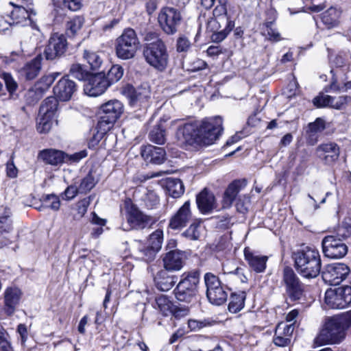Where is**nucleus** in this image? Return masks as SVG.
<instances>
[{"label":"nucleus","instance_id":"nucleus-52","mask_svg":"<svg viewBox=\"0 0 351 351\" xmlns=\"http://www.w3.org/2000/svg\"><path fill=\"white\" fill-rule=\"evenodd\" d=\"M215 322L210 319H189L188 321V326L191 331L197 332L204 328L213 326Z\"/></svg>","mask_w":351,"mask_h":351},{"label":"nucleus","instance_id":"nucleus-8","mask_svg":"<svg viewBox=\"0 0 351 351\" xmlns=\"http://www.w3.org/2000/svg\"><path fill=\"white\" fill-rule=\"evenodd\" d=\"M223 120L219 116L209 117L197 122L201 145L213 144L221 135L223 128Z\"/></svg>","mask_w":351,"mask_h":351},{"label":"nucleus","instance_id":"nucleus-35","mask_svg":"<svg viewBox=\"0 0 351 351\" xmlns=\"http://www.w3.org/2000/svg\"><path fill=\"white\" fill-rule=\"evenodd\" d=\"M110 129V128L104 126V124L97 121L96 126L90 130V136L88 143V147L94 149Z\"/></svg>","mask_w":351,"mask_h":351},{"label":"nucleus","instance_id":"nucleus-59","mask_svg":"<svg viewBox=\"0 0 351 351\" xmlns=\"http://www.w3.org/2000/svg\"><path fill=\"white\" fill-rule=\"evenodd\" d=\"M191 47V43L189 39L184 35L180 36L176 41V49L178 52H185L189 50Z\"/></svg>","mask_w":351,"mask_h":351},{"label":"nucleus","instance_id":"nucleus-53","mask_svg":"<svg viewBox=\"0 0 351 351\" xmlns=\"http://www.w3.org/2000/svg\"><path fill=\"white\" fill-rule=\"evenodd\" d=\"M163 243V231L160 229H157L149 235V245L159 252L162 247Z\"/></svg>","mask_w":351,"mask_h":351},{"label":"nucleus","instance_id":"nucleus-29","mask_svg":"<svg viewBox=\"0 0 351 351\" xmlns=\"http://www.w3.org/2000/svg\"><path fill=\"white\" fill-rule=\"evenodd\" d=\"M196 203L200 213L204 215L211 213L216 208L215 195L206 188L197 195Z\"/></svg>","mask_w":351,"mask_h":351},{"label":"nucleus","instance_id":"nucleus-6","mask_svg":"<svg viewBox=\"0 0 351 351\" xmlns=\"http://www.w3.org/2000/svg\"><path fill=\"white\" fill-rule=\"evenodd\" d=\"M204 280L206 287V297L208 301L217 306L226 303L231 289L226 285L223 284L219 277L211 272L206 273Z\"/></svg>","mask_w":351,"mask_h":351},{"label":"nucleus","instance_id":"nucleus-11","mask_svg":"<svg viewBox=\"0 0 351 351\" xmlns=\"http://www.w3.org/2000/svg\"><path fill=\"white\" fill-rule=\"evenodd\" d=\"M124 106L118 99H111L100 106L97 112L98 121L112 128L123 113Z\"/></svg>","mask_w":351,"mask_h":351},{"label":"nucleus","instance_id":"nucleus-30","mask_svg":"<svg viewBox=\"0 0 351 351\" xmlns=\"http://www.w3.org/2000/svg\"><path fill=\"white\" fill-rule=\"evenodd\" d=\"M67 154L62 151L55 149H45L39 152L38 158L45 164L58 166L64 162Z\"/></svg>","mask_w":351,"mask_h":351},{"label":"nucleus","instance_id":"nucleus-64","mask_svg":"<svg viewBox=\"0 0 351 351\" xmlns=\"http://www.w3.org/2000/svg\"><path fill=\"white\" fill-rule=\"evenodd\" d=\"M82 0H63V5L69 10L75 12L81 9Z\"/></svg>","mask_w":351,"mask_h":351},{"label":"nucleus","instance_id":"nucleus-39","mask_svg":"<svg viewBox=\"0 0 351 351\" xmlns=\"http://www.w3.org/2000/svg\"><path fill=\"white\" fill-rule=\"evenodd\" d=\"M166 189L168 194L173 198L180 197L184 192V184L178 178H168Z\"/></svg>","mask_w":351,"mask_h":351},{"label":"nucleus","instance_id":"nucleus-58","mask_svg":"<svg viewBox=\"0 0 351 351\" xmlns=\"http://www.w3.org/2000/svg\"><path fill=\"white\" fill-rule=\"evenodd\" d=\"M95 197V195H89L77 203V211L80 217H83L86 213L87 209Z\"/></svg>","mask_w":351,"mask_h":351},{"label":"nucleus","instance_id":"nucleus-60","mask_svg":"<svg viewBox=\"0 0 351 351\" xmlns=\"http://www.w3.org/2000/svg\"><path fill=\"white\" fill-rule=\"evenodd\" d=\"M273 25L274 21L265 22V25L267 28V34L269 40L279 41L280 40V34L276 29L273 28Z\"/></svg>","mask_w":351,"mask_h":351},{"label":"nucleus","instance_id":"nucleus-61","mask_svg":"<svg viewBox=\"0 0 351 351\" xmlns=\"http://www.w3.org/2000/svg\"><path fill=\"white\" fill-rule=\"evenodd\" d=\"M223 26H224V25L222 23V21L211 17L207 22L206 30L207 32L213 33L221 29Z\"/></svg>","mask_w":351,"mask_h":351},{"label":"nucleus","instance_id":"nucleus-57","mask_svg":"<svg viewBox=\"0 0 351 351\" xmlns=\"http://www.w3.org/2000/svg\"><path fill=\"white\" fill-rule=\"evenodd\" d=\"M7 331L0 326V351H13Z\"/></svg>","mask_w":351,"mask_h":351},{"label":"nucleus","instance_id":"nucleus-4","mask_svg":"<svg viewBox=\"0 0 351 351\" xmlns=\"http://www.w3.org/2000/svg\"><path fill=\"white\" fill-rule=\"evenodd\" d=\"M143 56L150 66L160 72L165 71L169 62L167 46L162 39L144 43Z\"/></svg>","mask_w":351,"mask_h":351},{"label":"nucleus","instance_id":"nucleus-55","mask_svg":"<svg viewBox=\"0 0 351 351\" xmlns=\"http://www.w3.org/2000/svg\"><path fill=\"white\" fill-rule=\"evenodd\" d=\"M335 100V97L320 94L313 99V104L317 108L330 107L331 102Z\"/></svg>","mask_w":351,"mask_h":351},{"label":"nucleus","instance_id":"nucleus-56","mask_svg":"<svg viewBox=\"0 0 351 351\" xmlns=\"http://www.w3.org/2000/svg\"><path fill=\"white\" fill-rule=\"evenodd\" d=\"M307 129L310 132L320 133L326 129V121L323 118L318 117L308 124Z\"/></svg>","mask_w":351,"mask_h":351},{"label":"nucleus","instance_id":"nucleus-5","mask_svg":"<svg viewBox=\"0 0 351 351\" xmlns=\"http://www.w3.org/2000/svg\"><path fill=\"white\" fill-rule=\"evenodd\" d=\"M139 45L140 41L135 30L130 27L125 28L115 40L116 56L123 60L132 59L136 54Z\"/></svg>","mask_w":351,"mask_h":351},{"label":"nucleus","instance_id":"nucleus-44","mask_svg":"<svg viewBox=\"0 0 351 351\" xmlns=\"http://www.w3.org/2000/svg\"><path fill=\"white\" fill-rule=\"evenodd\" d=\"M69 73L73 77L86 82L92 74V73L85 69L84 65L80 64H72L69 70Z\"/></svg>","mask_w":351,"mask_h":351},{"label":"nucleus","instance_id":"nucleus-21","mask_svg":"<svg viewBox=\"0 0 351 351\" xmlns=\"http://www.w3.org/2000/svg\"><path fill=\"white\" fill-rule=\"evenodd\" d=\"M185 253L179 250H173L165 253L162 257L164 269L170 271L182 269L185 264Z\"/></svg>","mask_w":351,"mask_h":351},{"label":"nucleus","instance_id":"nucleus-47","mask_svg":"<svg viewBox=\"0 0 351 351\" xmlns=\"http://www.w3.org/2000/svg\"><path fill=\"white\" fill-rule=\"evenodd\" d=\"M156 304L164 316H169L174 309L173 303L165 295H161L156 299Z\"/></svg>","mask_w":351,"mask_h":351},{"label":"nucleus","instance_id":"nucleus-42","mask_svg":"<svg viewBox=\"0 0 351 351\" xmlns=\"http://www.w3.org/2000/svg\"><path fill=\"white\" fill-rule=\"evenodd\" d=\"M123 72L124 69L121 65L114 64L111 66L106 75L104 73V78L110 86L122 78Z\"/></svg>","mask_w":351,"mask_h":351},{"label":"nucleus","instance_id":"nucleus-25","mask_svg":"<svg viewBox=\"0 0 351 351\" xmlns=\"http://www.w3.org/2000/svg\"><path fill=\"white\" fill-rule=\"evenodd\" d=\"M317 157L326 164H332L338 160L340 150L339 145L334 142H328L318 145L315 149Z\"/></svg>","mask_w":351,"mask_h":351},{"label":"nucleus","instance_id":"nucleus-18","mask_svg":"<svg viewBox=\"0 0 351 351\" xmlns=\"http://www.w3.org/2000/svg\"><path fill=\"white\" fill-rule=\"evenodd\" d=\"M109 87L104 72L92 73L84 85V91L89 96L97 97L105 93Z\"/></svg>","mask_w":351,"mask_h":351},{"label":"nucleus","instance_id":"nucleus-22","mask_svg":"<svg viewBox=\"0 0 351 351\" xmlns=\"http://www.w3.org/2000/svg\"><path fill=\"white\" fill-rule=\"evenodd\" d=\"M189 200L185 202L178 211L171 217L169 228L173 230H180L185 227L191 221L192 213L190 208Z\"/></svg>","mask_w":351,"mask_h":351},{"label":"nucleus","instance_id":"nucleus-36","mask_svg":"<svg viewBox=\"0 0 351 351\" xmlns=\"http://www.w3.org/2000/svg\"><path fill=\"white\" fill-rule=\"evenodd\" d=\"M12 213L8 206H0V234L10 233L13 230Z\"/></svg>","mask_w":351,"mask_h":351},{"label":"nucleus","instance_id":"nucleus-38","mask_svg":"<svg viewBox=\"0 0 351 351\" xmlns=\"http://www.w3.org/2000/svg\"><path fill=\"white\" fill-rule=\"evenodd\" d=\"M218 2L219 5H217L213 11V17L222 21L223 24L234 23V21L231 19L230 14L228 12V0H218Z\"/></svg>","mask_w":351,"mask_h":351},{"label":"nucleus","instance_id":"nucleus-28","mask_svg":"<svg viewBox=\"0 0 351 351\" xmlns=\"http://www.w3.org/2000/svg\"><path fill=\"white\" fill-rule=\"evenodd\" d=\"M247 185V180H235L232 181L227 187L224 191L223 199H222V207L223 208H228L231 207L232 203L236 199L237 195Z\"/></svg>","mask_w":351,"mask_h":351},{"label":"nucleus","instance_id":"nucleus-51","mask_svg":"<svg viewBox=\"0 0 351 351\" xmlns=\"http://www.w3.org/2000/svg\"><path fill=\"white\" fill-rule=\"evenodd\" d=\"M229 24H223L224 28L218 31L214 32L210 36V39L213 42L219 43L223 40L228 34L232 30L234 27V23H228Z\"/></svg>","mask_w":351,"mask_h":351},{"label":"nucleus","instance_id":"nucleus-34","mask_svg":"<svg viewBox=\"0 0 351 351\" xmlns=\"http://www.w3.org/2000/svg\"><path fill=\"white\" fill-rule=\"evenodd\" d=\"M230 302L228 306L229 312L237 313L241 311L245 306V301L246 299V292L244 291H238L229 293Z\"/></svg>","mask_w":351,"mask_h":351},{"label":"nucleus","instance_id":"nucleus-43","mask_svg":"<svg viewBox=\"0 0 351 351\" xmlns=\"http://www.w3.org/2000/svg\"><path fill=\"white\" fill-rule=\"evenodd\" d=\"M158 252V251L149 245H140L137 248L136 254L138 258L149 263L155 259Z\"/></svg>","mask_w":351,"mask_h":351},{"label":"nucleus","instance_id":"nucleus-46","mask_svg":"<svg viewBox=\"0 0 351 351\" xmlns=\"http://www.w3.org/2000/svg\"><path fill=\"white\" fill-rule=\"evenodd\" d=\"M45 88L40 84H36L34 88L28 90L25 95L26 102L29 105L37 103L42 97Z\"/></svg>","mask_w":351,"mask_h":351},{"label":"nucleus","instance_id":"nucleus-41","mask_svg":"<svg viewBox=\"0 0 351 351\" xmlns=\"http://www.w3.org/2000/svg\"><path fill=\"white\" fill-rule=\"evenodd\" d=\"M43 204L37 209L40 211L44 210L46 208H50L51 210L57 211L60 206L59 197L55 194H49L43 195L42 197Z\"/></svg>","mask_w":351,"mask_h":351},{"label":"nucleus","instance_id":"nucleus-17","mask_svg":"<svg viewBox=\"0 0 351 351\" xmlns=\"http://www.w3.org/2000/svg\"><path fill=\"white\" fill-rule=\"evenodd\" d=\"M350 271L349 267L344 263H332L327 265L322 271V278L330 285H338L346 278Z\"/></svg>","mask_w":351,"mask_h":351},{"label":"nucleus","instance_id":"nucleus-9","mask_svg":"<svg viewBox=\"0 0 351 351\" xmlns=\"http://www.w3.org/2000/svg\"><path fill=\"white\" fill-rule=\"evenodd\" d=\"M121 93L128 98L129 104L133 108H146L151 98L150 87L147 83H143L137 87L126 84L121 88Z\"/></svg>","mask_w":351,"mask_h":351},{"label":"nucleus","instance_id":"nucleus-10","mask_svg":"<svg viewBox=\"0 0 351 351\" xmlns=\"http://www.w3.org/2000/svg\"><path fill=\"white\" fill-rule=\"evenodd\" d=\"M182 17L179 10L173 7H163L158 15V25L168 36H172L178 31Z\"/></svg>","mask_w":351,"mask_h":351},{"label":"nucleus","instance_id":"nucleus-32","mask_svg":"<svg viewBox=\"0 0 351 351\" xmlns=\"http://www.w3.org/2000/svg\"><path fill=\"white\" fill-rule=\"evenodd\" d=\"M169 271L165 269L158 271L154 278L156 288L162 291L170 290L178 280L176 276L169 274Z\"/></svg>","mask_w":351,"mask_h":351},{"label":"nucleus","instance_id":"nucleus-40","mask_svg":"<svg viewBox=\"0 0 351 351\" xmlns=\"http://www.w3.org/2000/svg\"><path fill=\"white\" fill-rule=\"evenodd\" d=\"M150 141L158 145H163L166 142V129L162 124L155 125L149 133Z\"/></svg>","mask_w":351,"mask_h":351},{"label":"nucleus","instance_id":"nucleus-31","mask_svg":"<svg viewBox=\"0 0 351 351\" xmlns=\"http://www.w3.org/2000/svg\"><path fill=\"white\" fill-rule=\"evenodd\" d=\"M244 256L250 268L256 273H262L265 270L268 260L267 256L257 255L251 251L249 247L244 249Z\"/></svg>","mask_w":351,"mask_h":351},{"label":"nucleus","instance_id":"nucleus-14","mask_svg":"<svg viewBox=\"0 0 351 351\" xmlns=\"http://www.w3.org/2000/svg\"><path fill=\"white\" fill-rule=\"evenodd\" d=\"M282 282L285 286L286 293L291 301L299 300L302 297L303 284L290 267L284 268Z\"/></svg>","mask_w":351,"mask_h":351},{"label":"nucleus","instance_id":"nucleus-50","mask_svg":"<svg viewBox=\"0 0 351 351\" xmlns=\"http://www.w3.org/2000/svg\"><path fill=\"white\" fill-rule=\"evenodd\" d=\"M97 180L95 178L93 175L92 171L82 180L79 186L80 193H86L89 192L97 183Z\"/></svg>","mask_w":351,"mask_h":351},{"label":"nucleus","instance_id":"nucleus-27","mask_svg":"<svg viewBox=\"0 0 351 351\" xmlns=\"http://www.w3.org/2000/svg\"><path fill=\"white\" fill-rule=\"evenodd\" d=\"M22 292L16 287H8L4 293L3 311L8 316L12 315L18 307Z\"/></svg>","mask_w":351,"mask_h":351},{"label":"nucleus","instance_id":"nucleus-3","mask_svg":"<svg viewBox=\"0 0 351 351\" xmlns=\"http://www.w3.org/2000/svg\"><path fill=\"white\" fill-rule=\"evenodd\" d=\"M201 271L194 269L184 272L179 282L173 290L176 298L180 301L191 304L195 302L199 293Z\"/></svg>","mask_w":351,"mask_h":351},{"label":"nucleus","instance_id":"nucleus-19","mask_svg":"<svg viewBox=\"0 0 351 351\" xmlns=\"http://www.w3.org/2000/svg\"><path fill=\"white\" fill-rule=\"evenodd\" d=\"M13 9L10 12V19L13 25L27 26L31 25L34 23V16L36 15L34 10H32L28 7L24 8L23 5H15V3H10Z\"/></svg>","mask_w":351,"mask_h":351},{"label":"nucleus","instance_id":"nucleus-45","mask_svg":"<svg viewBox=\"0 0 351 351\" xmlns=\"http://www.w3.org/2000/svg\"><path fill=\"white\" fill-rule=\"evenodd\" d=\"M322 21L328 28L335 27L338 25V16L336 9L330 8L322 14Z\"/></svg>","mask_w":351,"mask_h":351},{"label":"nucleus","instance_id":"nucleus-54","mask_svg":"<svg viewBox=\"0 0 351 351\" xmlns=\"http://www.w3.org/2000/svg\"><path fill=\"white\" fill-rule=\"evenodd\" d=\"M199 223H192L190 226L181 234V236L191 241L198 240L200 237L199 230Z\"/></svg>","mask_w":351,"mask_h":351},{"label":"nucleus","instance_id":"nucleus-33","mask_svg":"<svg viewBox=\"0 0 351 351\" xmlns=\"http://www.w3.org/2000/svg\"><path fill=\"white\" fill-rule=\"evenodd\" d=\"M43 60L41 53L38 54L34 58L27 62L21 69V74L26 80H34L40 73Z\"/></svg>","mask_w":351,"mask_h":351},{"label":"nucleus","instance_id":"nucleus-63","mask_svg":"<svg viewBox=\"0 0 351 351\" xmlns=\"http://www.w3.org/2000/svg\"><path fill=\"white\" fill-rule=\"evenodd\" d=\"M211 219H217L216 226L221 229H228L230 226L231 218L229 216H215L212 217Z\"/></svg>","mask_w":351,"mask_h":351},{"label":"nucleus","instance_id":"nucleus-26","mask_svg":"<svg viewBox=\"0 0 351 351\" xmlns=\"http://www.w3.org/2000/svg\"><path fill=\"white\" fill-rule=\"evenodd\" d=\"M141 156L147 162L154 165H161L167 159L163 147L147 145L141 147Z\"/></svg>","mask_w":351,"mask_h":351},{"label":"nucleus","instance_id":"nucleus-62","mask_svg":"<svg viewBox=\"0 0 351 351\" xmlns=\"http://www.w3.org/2000/svg\"><path fill=\"white\" fill-rule=\"evenodd\" d=\"M351 101V97L348 95H343L339 97L337 99L335 97V100L332 101L330 108L341 110L343 107Z\"/></svg>","mask_w":351,"mask_h":351},{"label":"nucleus","instance_id":"nucleus-16","mask_svg":"<svg viewBox=\"0 0 351 351\" xmlns=\"http://www.w3.org/2000/svg\"><path fill=\"white\" fill-rule=\"evenodd\" d=\"M197 121L180 125L176 132L177 141L181 146L201 145Z\"/></svg>","mask_w":351,"mask_h":351},{"label":"nucleus","instance_id":"nucleus-24","mask_svg":"<svg viewBox=\"0 0 351 351\" xmlns=\"http://www.w3.org/2000/svg\"><path fill=\"white\" fill-rule=\"evenodd\" d=\"M295 329V323L287 324L285 322L279 323L275 330L273 339L274 343L279 347H285L291 342L293 332Z\"/></svg>","mask_w":351,"mask_h":351},{"label":"nucleus","instance_id":"nucleus-20","mask_svg":"<svg viewBox=\"0 0 351 351\" xmlns=\"http://www.w3.org/2000/svg\"><path fill=\"white\" fill-rule=\"evenodd\" d=\"M126 210L128 223L132 229H143L150 223V217L144 215L136 205H128Z\"/></svg>","mask_w":351,"mask_h":351},{"label":"nucleus","instance_id":"nucleus-23","mask_svg":"<svg viewBox=\"0 0 351 351\" xmlns=\"http://www.w3.org/2000/svg\"><path fill=\"white\" fill-rule=\"evenodd\" d=\"M75 82L69 78V75L62 77L53 87V93L61 101H69L77 91Z\"/></svg>","mask_w":351,"mask_h":351},{"label":"nucleus","instance_id":"nucleus-15","mask_svg":"<svg viewBox=\"0 0 351 351\" xmlns=\"http://www.w3.org/2000/svg\"><path fill=\"white\" fill-rule=\"evenodd\" d=\"M322 252L325 256L330 258H341L348 253V247L341 239L335 235L325 237L322 241Z\"/></svg>","mask_w":351,"mask_h":351},{"label":"nucleus","instance_id":"nucleus-13","mask_svg":"<svg viewBox=\"0 0 351 351\" xmlns=\"http://www.w3.org/2000/svg\"><path fill=\"white\" fill-rule=\"evenodd\" d=\"M68 49L66 37L63 34L54 33L49 38L43 55L47 60H56L62 58Z\"/></svg>","mask_w":351,"mask_h":351},{"label":"nucleus","instance_id":"nucleus-48","mask_svg":"<svg viewBox=\"0 0 351 351\" xmlns=\"http://www.w3.org/2000/svg\"><path fill=\"white\" fill-rule=\"evenodd\" d=\"M84 19L82 16H75L66 24V34L69 36H73L82 28L84 24Z\"/></svg>","mask_w":351,"mask_h":351},{"label":"nucleus","instance_id":"nucleus-49","mask_svg":"<svg viewBox=\"0 0 351 351\" xmlns=\"http://www.w3.org/2000/svg\"><path fill=\"white\" fill-rule=\"evenodd\" d=\"M83 57L89 64L90 68L93 71L98 70L102 64V59L95 52L85 50Z\"/></svg>","mask_w":351,"mask_h":351},{"label":"nucleus","instance_id":"nucleus-7","mask_svg":"<svg viewBox=\"0 0 351 351\" xmlns=\"http://www.w3.org/2000/svg\"><path fill=\"white\" fill-rule=\"evenodd\" d=\"M59 102L56 97H48L41 104L37 118L36 130L40 134L48 133L58 111Z\"/></svg>","mask_w":351,"mask_h":351},{"label":"nucleus","instance_id":"nucleus-12","mask_svg":"<svg viewBox=\"0 0 351 351\" xmlns=\"http://www.w3.org/2000/svg\"><path fill=\"white\" fill-rule=\"evenodd\" d=\"M324 300L330 308L340 309L347 307L351 303V287L343 285L327 289Z\"/></svg>","mask_w":351,"mask_h":351},{"label":"nucleus","instance_id":"nucleus-2","mask_svg":"<svg viewBox=\"0 0 351 351\" xmlns=\"http://www.w3.org/2000/svg\"><path fill=\"white\" fill-rule=\"evenodd\" d=\"M291 258L296 271L305 278H316L321 271L322 260L318 250L312 246L302 245L293 252Z\"/></svg>","mask_w":351,"mask_h":351},{"label":"nucleus","instance_id":"nucleus-37","mask_svg":"<svg viewBox=\"0 0 351 351\" xmlns=\"http://www.w3.org/2000/svg\"><path fill=\"white\" fill-rule=\"evenodd\" d=\"M0 77L3 80L5 88L8 93L10 99H16L19 94L16 93L19 88V84L14 77L10 73L3 72L0 74Z\"/></svg>","mask_w":351,"mask_h":351},{"label":"nucleus","instance_id":"nucleus-1","mask_svg":"<svg viewBox=\"0 0 351 351\" xmlns=\"http://www.w3.org/2000/svg\"><path fill=\"white\" fill-rule=\"evenodd\" d=\"M350 326L351 310L328 317L315 342L319 346L339 343L346 337V330Z\"/></svg>","mask_w":351,"mask_h":351}]
</instances>
